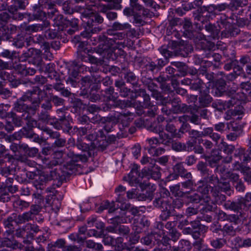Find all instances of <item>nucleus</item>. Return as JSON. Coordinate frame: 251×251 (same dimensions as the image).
<instances>
[{
  "label": "nucleus",
  "instance_id": "7",
  "mask_svg": "<svg viewBox=\"0 0 251 251\" xmlns=\"http://www.w3.org/2000/svg\"><path fill=\"white\" fill-rule=\"evenodd\" d=\"M43 132L48 134L50 138L55 139L53 144L57 147H62L66 144V139L61 137L60 134L58 132L53 131L48 127L42 128Z\"/></svg>",
  "mask_w": 251,
  "mask_h": 251
},
{
  "label": "nucleus",
  "instance_id": "56",
  "mask_svg": "<svg viewBox=\"0 0 251 251\" xmlns=\"http://www.w3.org/2000/svg\"><path fill=\"white\" fill-rule=\"evenodd\" d=\"M10 117L12 119V122L17 126H22V120H24L22 116V114L17 115L16 114L11 112L9 114Z\"/></svg>",
  "mask_w": 251,
  "mask_h": 251
},
{
  "label": "nucleus",
  "instance_id": "42",
  "mask_svg": "<svg viewBox=\"0 0 251 251\" xmlns=\"http://www.w3.org/2000/svg\"><path fill=\"white\" fill-rule=\"evenodd\" d=\"M114 91V88L112 87H109L105 89V90L101 91V94L104 98H105V100L110 101L114 100V97L113 96Z\"/></svg>",
  "mask_w": 251,
  "mask_h": 251
},
{
  "label": "nucleus",
  "instance_id": "29",
  "mask_svg": "<svg viewBox=\"0 0 251 251\" xmlns=\"http://www.w3.org/2000/svg\"><path fill=\"white\" fill-rule=\"evenodd\" d=\"M104 124L105 125L103 129L107 133L114 131L118 127L117 124L112 120V118H106V121Z\"/></svg>",
  "mask_w": 251,
  "mask_h": 251
},
{
  "label": "nucleus",
  "instance_id": "40",
  "mask_svg": "<svg viewBox=\"0 0 251 251\" xmlns=\"http://www.w3.org/2000/svg\"><path fill=\"white\" fill-rule=\"evenodd\" d=\"M66 241L63 239H57L54 242H51L48 244V249L49 251H53L55 248H62L65 247Z\"/></svg>",
  "mask_w": 251,
  "mask_h": 251
},
{
  "label": "nucleus",
  "instance_id": "48",
  "mask_svg": "<svg viewBox=\"0 0 251 251\" xmlns=\"http://www.w3.org/2000/svg\"><path fill=\"white\" fill-rule=\"evenodd\" d=\"M159 140L160 142L164 145H169L171 142L172 135L170 136L166 133H165L163 130L159 133Z\"/></svg>",
  "mask_w": 251,
  "mask_h": 251
},
{
  "label": "nucleus",
  "instance_id": "52",
  "mask_svg": "<svg viewBox=\"0 0 251 251\" xmlns=\"http://www.w3.org/2000/svg\"><path fill=\"white\" fill-rule=\"evenodd\" d=\"M112 27L116 31L124 30L130 28L131 25L127 23L121 24L118 22H115L112 24Z\"/></svg>",
  "mask_w": 251,
  "mask_h": 251
},
{
  "label": "nucleus",
  "instance_id": "41",
  "mask_svg": "<svg viewBox=\"0 0 251 251\" xmlns=\"http://www.w3.org/2000/svg\"><path fill=\"white\" fill-rule=\"evenodd\" d=\"M241 201L243 207V210L247 211L251 206V193H247L244 198H241Z\"/></svg>",
  "mask_w": 251,
  "mask_h": 251
},
{
  "label": "nucleus",
  "instance_id": "3",
  "mask_svg": "<svg viewBox=\"0 0 251 251\" xmlns=\"http://www.w3.org/2000/svg\"><path fill=\"white\" fill-rule=\"evenodd\" d=\"M240 89L241 91V96L239 93H232L230 99L227 100H220L213 103V106L216 108L219 111L225 110L226 108H230L236 103V100H244L248 96L251 97V83L249 81L242 82L240 85Z\"/></svg>",
  "mask_w": 251,
  "mask_h": 251
},
{
  "label": "nucleus",
  "instance_id": "32",
  "mask_svg": "<svg viewBox=\"0 0 251 251\" xmlns=\"http://www.w3.org/2000/svg\"><path fill=\"white\" fill-rule=\"evenodd\" d=\"M126 193H117V201L121 203L120 209L122 210H125L130 208V204L129 203H126V198L125 196Z\"/></svg>",
  "mask_w": 251,
  "mask_h": 251
},
{
  "label": "nucleus",
  "instance_id": "22",
  "mask_svg": "<svg viewBox=\"0 0 251 251\" xmlns=\"http://www.w3.org/2000/svg\"><path fill=\"white\" fill-rule=\"evenodd\" d=\"M103 22V18L99 14L91 12L87 24L90 27H93L95 23L101 24Z\"/></svg>",
  "mask_w": 251,
  "mask_h": 251
},
{
  "label": "nucleus",
  "instance_id": "35",
  "mask_svg": "<svg viewBox=\"0 0 251 251\" xmlns=\"http://www.w3.org/2000/svg\"><path fill=\"white\" fill-rule=\"evenodd\" d=\"M65 178L61 169L55 168L50 171V179L62 180Z\"/></svg>",
  "mask_w": 251,
  "mask_h": 251
},
{
  "label": "nucleus",
  "instance_id": "15",
  "mask_svg": "<svg viewBox=\"0 0 251 251\" xmlns=\"http://www.w3.org/2000/svg\"><path fill=\"white\" fill-rule=\"evenodd\" d=\"M1 245L3 247L10 248L13 250L17 249H21L23 247L22 244L18 242L13 238L11 239L8 238H4L1 241Z\"/></svg>",
  "mask_w": 251,
  "mask_h": 251
},
{
  "label": "nucleus",
  "instance_id": "14",
  "mask_svg": "<svg viewBox=\"0 0 251 251\" xmlns=\"http://www.w3.org/2000/svg\"><path fill=\"white\" fill-rule=\"evenodd\" d=\"M242 204L240 199L236 201H226L225 202L224 206L226 209H229L234 211L241 212L244 211Z\"/></svg>",
  "mask_w": 251,
  "mask_h": 251
},
{
  "label": "nucleus",
  "instance_id": "47",
  "mask_svg": "<svg viewBox=\"0 0 251 251\" xmlns=\"http://www.w3.org/2000/svg\"><path fill=\"white\" fill-rule=\"evenodd\" d=\"M197 168L198 171H199L201 175L204 176H210L209 174V170L207 168V165L205 163L202 161L199 162L197 165Z\"/></svg>",
  "mask_w": 251,
  "mask_h": 251
},
{
  "label": "nucleus",
  "instance_id": "36",
  "mask_svg": "<svg viewBox=\"0 0 251 251\" xmlns=\"http://www.w3.org/2000/svg\"><path fill=\"white\" fill-rule=\"evenodd\" d=\"M15 222V216L14 218L11 216L8 217L6 220H5L3 222V224L5 228H7L8 229L6 231L8 234H10L13 232L14 226L13 225V222Z\"/></svg>",
  "mask_w": 251,
  "mask_h": 251
},
{
  "label": "nucleus",
  "instance_id": "4",
  "mask_svg": "<svg viewBox=\"0 0 251 251\" xmlns=\"http://www.w3.org/2000/svg\"><path fill=\"white\" fill-rule=\"evenodd\" d=\"M153 204L164 212L165 219L170 215L172 210L171 199L165 197L158 198L154 201Z\"/></svg>",
  "mask_w": 251,
  "mask_h": 251
},
{
  "label": "nucleus",
  "instance_id": "63",
  "mask_svg": "<svg viewBox=\"0 0 251 251\" xmlns=\"http://www.w3.org/2000/svg\"><path fill=\"white\" fill-rule=\"evenodd\" d=\"M166 130L172 134V137L176 138H181V134L179 133H175L176 129L173 124H167L166 126Z\"/></svg>",
  "mask_w": 251,
  "mask_h": 251
},
{
  "label": "nucleus",
  "instance_id": "26",
  "mask_svg": "<svg viewBox=\"0 0 251 251\" xmlns=\"http://www.w3.org/2000/svg\"><path fill=\"white\" fill-rule=\"evenodd\" d=\"M238 76H242L244 77H245V75L243 72L242 68L240 67L239 66H237L236 67L234 68V72L232 73H230L226 76V79L227 81H233Z\"/></svg>",
  "mask_w": 251,
  "mask_h": 251
},
{
  "label": "nucleus",
  "instance_id": "5",
  "mask_svg": "<svg viewBox=\"0 0 251 251\" xmlns=\"http://www.w3.org/2000/svg\"><path fill=\"white\" fill-rule=\"evenodd\" d=\"M76 147L78 149L82 151V153H75L73 152L70 154V156L73 159H75L76 161L80 160L82 162H86L88 157L90 155L89 151V145L83 142L82 141L78 140L76 144Z\"/></svg>",
  "mask_w": 251,
  "mask_h": 251
},
{
  "label": "nucleus",
  "instance_id": "38",
  "mask_svg": "<svg viewBox=\"0 0 251 251\" xmlns=\"http://www.w3.org/2000/svg\"><path fill=\"white\" fill-rule=\"evenodd\" d=\"M207 158L209 165L212 168L215 167L216 168L219 165L218 163L221 160L222 157L218 152L216 155L212 154L211 156H209Z\"/></svg>",
  "mask_w": 251,
  "mask_h": 251
},
{
  "label": "nucleus",
  "instance_id": "33",
  "mask_svg": "<svg viewBox=\"0 0 251 251\" xmlns=\"http://www.w3.org/2000/svg\"><path fill=\"white\" fill-rule=\"evenodd\" d=\"M205 28L210 33V36L213 39H218L220 30L214 25L208 23L205 25Z\"/></svg>",
  "mask_w": 251,
  "mask_h": 251
},
{
  "label": "nucleus",
  "instance_id": "1",
  "mask_svg": "<svg viewBox=\"0 0 251 251\" xmlns=\"http://www.w3.org/2000/svg\"><path fill=\"white\" fill-rule=\"evenodd\" d=\"M43 92L38 87H36L32 90L28 91L23 97L14 104V110L19 114L26 115L29 110L32 109L35 111L39 106L41 102V96Z\"/></svg>",
  "mask_w": 251,
  "mask_h": 251
},
{
  "label": "nucleus",
  "instance_id": "37",
  "mask_svg": "<svg viewBox=\"0 0 251 251\" xmlns=\"http://www.w3.org/2000/svg\"><path fill=\"white\" fill-rule=\"evenodd\" d=\"M126 36V34L124 32H117L116 34L114 35V37L110 38V41L112 42L113 45L115 44L117 45H121L123 47L124 43L119 41L124 39Z\"/></svg>",
  "mask_w": 251,
  "mask_h": 251
},
{
  "label": "nucleus",
  "instance_id": "25",
  "mask_svg": "<svg viewBox=\"0 0 251 251\" xmlns=\"http://www.w3.org/2000/svg\"><path fill=\"white\" fill-rule=\"evenodd\" d=\"M62 170L65 178L66 176H70L75 173L76 167L74 163L70 162L64 165L62 168Z\"/></svg>",
  "mask_w": 251,
  "mask_h": 251
},
{
  "label": "nucleus",
  "instance_id": "61",
  "mask_svg": "<svg viewBox=\"0 0 251 251\" xmlns=\"http://www.w3.org/2000/svg\"><path fill=\"white\" fill-rule=\"evenodd\" d=\"M55 4L52 3H47L44 7L48 9V14L49 17H52L57 12L56 8L55 7Z\"/></svg>",
  "mask_w": 251,
  "mask_h": 251
},
{
  "label": "nucleus",
  "instance_id": "64",
  "mask_svg": "<svg viewBox=\"0 0 251 251\" xmlns=\"http://www.w3.org/2000/svg\"><path fill=\"white\" fill-rule=\"evenodd\" d=\"M125 78L127 82L130 83L133 86L137 84L136 76L132 72L127 73L125 76Z\"/></svg>",
  "mask_w": 251,
  "mask_h": 251
},
{
  "label": "nucleus",
  "instance_id": "20",
  "mask_svg": "<svg viewBox=\"0 0 251 251\" xmlns=\"http://www.w3.org/2000/svg\"><path fill=\"white\" fill-rule=\"evenodd\" d=\"M34 217L29 211L25 212L18 216L15 215V222L17 225H21L33 220Z\"/></svg>",
  "mask_w": 251,
  "mask_h": 251
},
{
  "label": "nucleus",
  "instance_id": "59",
  "mask_svg": "<svg viewBox=\"0 0 251 251\" xmlns=\"http://www.w3.org/2000/svg\"><path fill=\"white\" fill-rule=\"evenodd\" d=\"M226 243V241L223 239L218 238L211 241V245L215 249H221Z\"/></svg>",
  "mask_w": 251,
  "mask_h": 251
},
{
  "label": "nucleus",
  "instance_id": "49",
  "mask_svg": "<svg viewBox=\"0 0 251 251\" xmlns=\"http://www.w3.org/2000/svg\"><path fill=\"white\" fill-rule=\"evenodd\" d=\"M22 116L24 120L26 121V124L29 128H31L34 127H39L38 126L37 122L29 116V113L25 116V114H22Z\"/></svg>",
  "mask_w": 251,
  "mask_h": 251
},
{
  "label": "nucleus",
  "instance_id": "39",
  "mask_svg": "<svg viewBox=\"0 0 251 251\" xmlns=\"http://www.w3.org/2000/svg\"><path fill=\"white\" fill-rule=\"evenodd\" d=\"M78 75V72L75 69H73L70 71L69 76L66 79V82L68 84H71L73 86L75 87L76 85V81L75 78Z\"/></svg>",
  "mask_w": 251,
  "mask_h": 251
},
{
  "label": "nucleus",
  "instance_id": "44",
  "mask_svg": "<svg viewBox=\"0 0 251 251\" xmlns=\"http://www.w3.org/2000/svg\"><path fill=\"white\" fill-rule=\"evenodd\" d=\"M13 205L15 208L23 210L28 208L30 203L21 199H18L13 201Z\"/></svg>",
  "mask_w": 251,
  "mask_h": 251
},
{
  "label": "nucleus",
  "instance_id": "30",
  "mask_svg": "<svg viewBox=\"0 0 251 251\" xmlns=\"http://www.w3.org/2000/svg\"><path fill=\"white\" fill-rule=\"evenodd\" d=\"M32 16L33 17V20H39L42 22L46 18V14L45 12L43 11L40 7L35 5L33 7Z\"/></svg>",
  "mask_w": 251,
  "mask_h": 251
},
{
  "label": "nucleus",
  "instance_id": "55",
  "mask_svg": "<svg viewBox=\"0 0 251 251\" xmlns=\"http://www.w3.org/2000/svg\"><path fill=\"white\" fill-rule=\"evenodd\" d=\"M94 134L92 133L89 134L87 138L90 140H99L98 138H106V136L102 129L98 130L97 131H94Z\"/></svg>",
  "mask_w": 251,
  "mask_h": 251
},
{
  "label": "nucleus",
  "instance_id": "23",
  "mask_svg": "<svg viewBox=\"0 0 251 251\" xmlns=\"http://www.w3.org/2000/svg\"><path fill=\"white\" fill-rule=\"evenodd\" d=\"M235 157H239L240 161L242 160L241 157L243 156V162H248L251 160L250 151H246L244 148H239L235 150L234 153Z\"/></svg>",
  "mask_w": 251,
  "mask_h": 251
},
{
  "label": "nucleus",
  "instance_id": "53",
  "mask_svg": "<svg viewBox=\"0 0 251 251\" xmlns=\"http://www.w3.org/2000/svg\"><path fill=\"white\" fill-rule=\"evenodd\" d=\"M46 182V178L44 176H40L38 178L36 179L34 182V185L37 189L42 190L44 188V185Z\"/></svg>",
  "mask_w": 251,
  "mask_h": 251
},
{
  "label": "nucleus",
  "instance_id": "45",
  "mask_svg": "<svg viewBox=\"0 0 251 251\" xmlns=\"http://www.w3.org/2000/svg\"><path fill=\"white\" fill-rule=\"evenodd\" d=\"M66 20L64 19L63 15H58L53 20V25L54 26H57L58 30L61 29L64 25H66Z\"/></svg>",
  "mask_w": 251,
  "mask_h": 251
},
{
  "label": "nucleus",
  "instance_id": "58",
  "mask_svg": "<svg viewBox=\"0 0 251 251\" xmlns=\"http://www.w3.org/2000/svg\"><path fill=\"white\" fill-rule=\"evenodd\" d=\"M6 191L4 187L2 185H0V201L4 202H7L10 200V197Z\"/></svg>",
  "mask_w": 251,
  "mask_h": 251
},
{
  "label": "nucleus",
  "instance_id": "51",
  "mask_svg": "<svg viewBox=\"0 0 251 251\" xmlns=\"http://www.w3.org/2000/svg\"><path fill=\"white\" fill-rule=\"evenodd\" d=\"M234 170H237V171H240L243 174H248L249 173V171H250V167L245 166L244 165H242L241 163L239 162V161H236L235 163L234 164Z\"/></svg>",
  "mask_w": 251,
  "mask_h": 251
},
{
  "label": "nucleus",
  "instance_id": "50",
  "mask_svg": "<svg viewBox=\"0 0 251 251\" xmlns=\"http://www.w3.org/2000/svg\"><path fill=\"white\" fill-rule=\"evenodd\" d=\"M149 167V171L151 177L154 179H158L160 176V173L158 167H156L155 164L153 165L150 166Z\"/></svg>",
  "mask_w": 251,
  "mask_h": 251
},
{
  "label": "nucleus",
  "instance_id": "8",
  "mask_svg": "<svg viewBox=\"0 0 251 251\" xmlns=\"http://www.w3.org/2000/svg\"><path fill=\"white\" fill-rule=\"evenodd\" d=\"M142 177L138 171L137 167L135 166L131 170L127 176L124 177V180L128 182L131 186L134 184H137L140 182Z\"/></svg>",
  "mask_w": 251,
  "mask_h": 251
},
{
  "label": "nucleus",
  "instance_id": "13",
  "mask_svg": "<svg viewBox=\"0 0 251 251\" xmlns=\"http://www.w3.org/2000/svg\"><path fill=\"white\" fill-rule=\"evenodd\" d=\"M172 105V110L175 113L179 112H186L189 111L190 107L185 104H181V101L178 98H174L171 100Z\"/></svg>",
  "mask_w": 251,
  "mask_h": 251
},
{
  "label": "nucleus",
  "instance_id": "62",
  "mask_svg": "<svg viewBox=\"0 0 251 251\" xmlns=\"http://www.w3.org/2000/svg\"><path fill=\"white\" fill-rule=\"evenodd\" d=\"M60 124L61 126V129L65 130L70 128L69 121L67 119L66 115L59 116Z\"/></svg>",
  "mask_w": 251,
  "mask_h": 251
},
{
  "label": "nucleus",
  "instance_id": "54",
  "mask_svg": "<svg viewBox=\"0 0 251 251\" xmlns=\"http://www.w3.org/2000/svg\"><path fill=\"white\" fill-rule=\"evenodd\" d=\"M215 183H217V186L219 189L222 191L227 192L230 190V185L228 181L224 180L216 181Z\"/></svg>",
  "mask_w": 251,
  "mask_h": 251
},
{
  "label": "nucleus",
  "instance_id": "11",
  "mask_svg": "<svg viewBox=\"0 0 251 251\" xmlns=\"http://www.w3.org/2000/svg\"><path fill=\"white\" fill-rule=\"evenodd\" d=\"M50 26V23L49 21L45 20L41 23L29 25L26 26L25 30L26 31L34 32L45 29Z\"/></svg>",
  "mask_w": 251,
  "mask_h": 251
},
{
  "label": "nucleus",
  "instance_id": "10",
  "mask_svg": "<svg viewBox=\"0 0 251 251\" xmlns=\"http://www.w3.org/2000/svg\"><path fill=\"white\" fill-rule=\"evenodd\" d=\"M52 155V159L45 163L46 166L49 168L60 165L64 162L63 153L62 151H56Z\"/></svg>",
  "mask_w": 251,
  "mask_h": 251
},
{
  "label": "nucleus",
  "instance_id": "57",
  "mask_svg": "<svg viewBox=\"0 0 251 251\" xmlns=\"http://www.w3.org/2000/svg\"><path fill=\"white\" fill-rule=\"evenodd\" d=\"M178 247L182 251H189L192 248L190 242L188 240L184 239L179 241Z\"/></svg>",
  "mask_w": 251,
  "mask_h": 251
},
{
  "label": "nucleus",
  "instance_id": "18",
  "mask_svg": "<svg viewBox=\"0 0 251 251\" xmlns=\"http://www.w3.org/2000/svg\"><path fill=\"white\" fill-rule=\"evenodd\" d=\"M174 170L182 177H192L191 173L190 172H188L187 170L184 168L183 162H179L176 164L174 166Z\"/></svg>",
  "mask_w": 251,
  "mask_h": 251
},
{
  "label": "nucleus",
  "instance_id": "21",
  "mask_svg": "<svg viewBox=\"0 0 251 251\" xmlns=\"http://www.w3.org/2000/svg\"><path fill=\"white\" fill-rule=\"evenodd\" d=\"M226 85V80L223 78L219 79L216 81L217 88L215 90L216 95L221 96H229V93L225 91V88Z\"/></svg>",
  "mask_w": 251,
  "mask_h": 251
},
{
  "label": "nucleus",
  "instance_id": "43",
  "mask_svg": "<svg viewBox=\"0 0 251 251\" xmlns=\"http://www.w3.org/2000/svg\"><path fill=\"white\" fill-rule=\"evenodd\" d=\"M26 39L23 34H18L13 39V45L17 48H21L24 46Z\"/></svg>",
  "mask_w": 251,
  "mask_h": 251
},
{
  "label": "nucleus",
  "instance_id": "28",
  "mask_svg": "<svg viewBox=\"0 0 251 251\" xmlns=\"http://www.w3.org/2000/svg\"><path fill=\"white\" fill-rule=\"evenodd\" d=\"M234 24H231V26L227 28L226 30H224L222 32V36L224 37H228L229 36H235L238 35L240 30L236 26L233 25Z\"/></svg>",
  "mask_w": 251,
  "mask_h": 251
},
{
  "label": "nucleus",
  "instance_id": "6",
  "mask_svg": "<svg viewBox=\"0 0 251 251\" xmlns=\"http://www.w3.org/2000/svg\"><path fill=\"white\" fill-rule=\"evenodd\" d=\"M98 41L97 43H93V44H97L98 51L101 53L103 51H106L112 48L113 45L112 42H111V39L108 38L105 35H100L97 37Z\"/></svg>",
  "mask_w": 251,
  "mask_h": 251
},
{
  "label": "nucleus",
  "instance_id": "34",
  "mask_svg": "<svg viewBox=\"0 0 251 251\" xmlns=\"http://www.w3.org/2000/svg\"><path fill=\"white\" fill-rule=\"evenodd\" d=\"M17 27L16 26L13 25H9L7 26L3 25V24H1V26L0 27V31L2 32V34L10 35L15 33L17 31Z\"/></svg>",
  "mask_w": 251,
  "mask_h": 251
},
{
  "label": "nucleus",
  "instance_id": "31",
  "mask_svg": "<svg viewBox=\"0 0 251 251\" xmlns=\"http://www.w3.org/2000/svg\"><path fill=\"white\" fill-rule=\"evenodd\" d=\"M158 236V235L155 233H151L142 237L141 242L147 246L151 245L152 244H154V241L156 240V238Z\"/></svg>",
  "mask_w": 251,
  "mask_h": 251
},
{
  "label": "nucleus",
  "instance_id": "19",
  "mask_svg": "<svg viewBox=\"0 0 251 251\" xmlns=\"http://www.w3.org/2000/svg\"><path fill=\"white\" fill-rule=\"evenodd\" d=\"M139 0H129L130 6L133 9H135L136 11H142V15L143 17H150L151 14L150 10L145 8L143 5L138 3Z\"/></svg>",
  "mask_w": 251,
  "mask_h": 251
},
{
  "label": "nucleus",
  "instance_id": "24",
  "mask_svg": "<svg viewBox=\"0 0 251 251\" xmlns=\"http://www.w3.org/2000/svg\"><path fill=\"white\" fill-rule=\"evenodd\" d=\"M212 101V97L206 91H201V95L199 98V102L201 106L206 107Z\"/></svg>",
  "mask_w": 251,
  "mask_h": 251
},
{
  "label": "nucleus",
  "instance_id": "17",
  "mask_svg": "<svg viewBox=\"0 0 251 251\" xmlns=\"http://www.w3.org/2000/svg\"><path fill=\"white\" fill-rule=\"evenodd\" d=\"M122 222L123 220L120 216L113 218L110 220L109 223L111 225L106 227V230L110 232L117 233V229Z\"/></svg>",
  "mask_w": 251,
  "mask_h": 251
},
{
  "label": "nucleus",
  "instance_id": "12",
  "mask_svg": "<svg viewBox=\"0 0 251 251\" xmlns=\"http://www.w3.org/2000/svg\"><path fill=\"white\" fill-rule=\"evenodd\" d=\"M25 7V2L22 0H17L15 1L14 5L11 6L9 8V11L13 14V18L14 19H20L21 20L23 18V15L22 14H18V16L17 15V14H14L15 12H16L18 8L19 9H24Z\"/></svg>",
  "mask_w": 251,
  "mask_h": 251
},
{
  "label": "nucleus",
  "instance_id": "27",
  "mask_svg": "<svg viewBox=\"0 0 251 251\" xmlns=\"http://www.w3.org/2000/svg\"><path fill=\"white\" fill-rule=\"evenodd\" d=\"M189 107H190V109H189V111H188V112H189L190 111L189 114L185 115L184 116V118L186 121H190L193 124L197 125H200L201 121V118L191 110L190 106ZM186 111H187V110Z\"/></svg>",
  "mask_w": 251,
  "mask_h": 251
},
{
  "label": "nucleus",
  "instance_id": "16",
  "mask_svg": "<svg viewBox=\"0 0 251 251\" xmlns=\"http://www.w3.org/2000/svg\"><path fill=\"white\" fill-rule=\"evenodd\" d=\"M122 0H114L113 3H109L106 5H102L101 6L100 12L105 13L106 15L107 13L110 11L111 9H121L122 5L120 3Z\"/></svg>",
  "mask_w": 251,
  "mask_h": 251
},
{
  "label": "nucleus",
  "instance_id": "60",
  "mask_svg": "<svg viewBox=\"0 0 251 251\" xmlns=\"http://www.w3.org/2000/svg\"><path fill=\"white\" fill-rule=\"evenodd\" d=\"M139 95L143 98V106L145 107H150L151 105L150 96L146 94L145 90L143 89L140 90Z\"/></svg>",
  "mask_w": 251,
  "mask_h": 251
},
{
  "label": "nucleus",
  "instance_id": "9",
  "mask_svg": "<svg viewBox=\"0 0 251 251\" xmlns=\"http://www.w3.org/2000/svg\"><path fill=\"white\" fill-rule=\"evenodd\" d=\"M234 17L236 18V16L233 15L228 17L225 14H221L217 21L219 30L222 28H225V30H226L227 28L231 26V24H235L233 21L231 22L229 21V20H234Z\"/></svg>",
  "mask_w": 251,
  "mask_h": 251
},
{
  "label": "nucleus",
  "instance_id": "46",
  "mask_svg": "<svg viewBox=\"0 0 251 251\" xmlns=\"http://www.w3.org/2000/svg\"><path fill=\"white\" fill-rule=\"evenodd\" d=\"M240 213V215H238L237 214H231L228 215L227 221L233 223L235 224H238L241 221V218L244 217V214L243 211L239 212Z\"/></svg>",
  "mask_w": 251,
  "mask_h": 251
},
{
  "label": "nucleus",
  "instance_id": "2",
  "mask_svg": "<svg viewBox=\"0 0 251 251\" xmlns=\"http://www.w3.org/2000/svg\"><path fill=\"white\" fill-rule=\"evenodd\" d=\"M216 181H218V177L212 175L210 176H204L198 182L197 192L201 194L203 197V201L206 203L210 201V194L215 198V201L218 204L226 200V197L225 195L219 194V192L214 190L213 187L210 185V184H214Z\"/></svg>",
  "mask_w": 251,
  "mask_h": 251
}]
</instances>
